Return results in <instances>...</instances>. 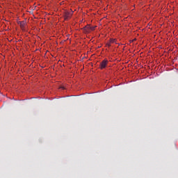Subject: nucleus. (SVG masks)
Here are the masks:
<instances>
[{"label":"nucleus","instance_id":"nucleus-1","mask_svg":"<svg viewBox=\"0 0 178 178\" xmlns=\"http://www.w3.org/2000/svg\"><path fill=\"white\" fill-rule=\"evenodd\" d=\"M108 63H109V60H108V59L105 58L100 63L99 69H101V70H103V69H105V67H106V66H108Z\"/></svg>","mask_w":178,"mask_h":178},{"label":"nucleus","instance_id":"nucleus-4","mask_svg":"<svg viewBox=\"0 0 178 178\" xmlns=\"http://www.w3.org/2000/svg\"><path fill=\"white\" fill-rule=\"evenodd\" d=\"M18 24H19L21 29H24L26 26V21H21L18 23Z\"/></svg>","mask_w":178,"mask_h":178},{"label":"nucleus","instance_id":"nucleus-6","mask_svg":"<svg viewBox=\"0 0 178 178\" xmlns=\"http://www.w3.org/2000/svg\"><path fill=\"white\" fill-rule=\"evenodd\" d=\"M109 41H110V42H111V44H118V43L116 42V39L111 38V39L109 40Z\"/></svg>","mask_w":178,"mask_h":178},{"label":"nucleus","instance_id":"nucleus-3","mask_svg":"<svg viewBox=\"0 0 178 178\" xmlns=\"http://www.w3.org/2000/svg\"><path fill=\"white\" fill-rule=\"evenodd\" d=\"M72 15H73L72 13L65 11V15H64L65 20H67V19H70V17H72Z\"/></svg>","mask_w":178,"mask_h":178},{"label":"nucleus","instance_id":"nucleus-5","mask_svg":"<svg viewBox=\"0 0 178 178\" xmlns=\"http://www.w3.org/2000/svg\"><path fill=\"white\" fill-rule=\"evenodd\" d=\"M112 46V43H111L110 40H108L106 43V48H110V47Z\"/></svg>","mask_w":178,"mask_h":178},{"label":"nucleus","instance_id":"nucleus-2","mask_svg":"<svg viewBox=\"0 0 178 178\" xmlns=\"http://www.w3.org/2000/svg\"><path fill=\"white\" fill-rule=\"evenodd\" d=\"M97 26H91L90 25H86L84 27V30L85 31H86V33H91V31H94L95 30V28Z\"/></svg>","mask_w":178,"mask_h":178}]
</instances>
